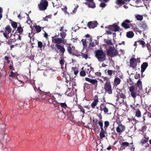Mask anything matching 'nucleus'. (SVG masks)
Masks as SVG:
<instances>
[{"label": "nucleus", "instance_id": "33", "mask_svg": "<svg viewBox=\"0 0 151 151\" xmlns=\"http://www.w3.org/2000/svg\"><path fill=\"white\" fill-rule=\"evenodd\" d=\"M133 30L135 32L136 34H137V33H138L139 34L141 35L142 33V31L137 27L134 28Z\"/></svg>", "mask_w": 151, "mask_h": 151}, {"label": "nucleus", "instance_id": "30", "mask_svg": "<svg viewBox=\"0 0 151 151\" xmlns=\"http://www.w3.org/2000/svg\"><path fill=\"white\" fill-rule=\"evenodd\" d=\"M129 143L127 142H123L121 144V147L122 149H124L125 147L129 145Z\"/></svg>", "mask_w": 151, "mask_h": 151}, {"label": "nucleus", "instance_id": "43", "mask_svg": "<svg viewBox=\"0 0 151 151\" xmlns=\"http://www.w3.org/2000/svg\"><path fill=\"white\" fill-rule=\"evenodd\" d=\"M137 42H138L140 45H142V47H145V42L143 40H139L137 41Z\"/></svg>", "mask_w": 151, "mask_h": 151}, {"label": "nucleus", "instance_id": "55", "mask_svg": "<svg viewBox=\"0 0 151 151\" xmlns=\"http://www.w3.org/2000/svg\"><path fill=\"white\" fill-rule=\"evenodd\" d=\"M98 124L100 126V128H101V127H103V123L102 121L101 120L99 121L98 122Z\"/></svg>", "mask_w": 151, "mask_h": 151}, {"label": "nucleus", "instance_id": "14", "mask_svg": "<svg viewBox=\"0 0 151 151\" xmlns=\"http://www.w3.org/2000/svg\"><path fill=\"white\" fill-rule=\"evenodd\" d=\"M125 130V126L122 124L118 125L116 128V131L118 133H121L124 132Z\"/></svg>", "mask_w": 151, "mask_h": 151}, {"label": "nucleus", "instance_id": "26", "mask_svg": "<svg viewBox=\"0 0 151 151\" xmlns=\"http://www.w3.org/2000/svg\"><path fill=\"white\" fill-rule=\"evenodd\" d=\"M10 21L11 26L14 29L18 27L17 24L16 22H14L11 19L10 20Z\"/></svg>", "mask_w": 151, "mask_h": 151}, {"label": "nucleus", "instance_id": "13", "mask_svg": "<svg viewBox=\"0 0 151 151\" xmlns=\"http://www.w3.org/2000/svg\"><path fill=\"white\" fill-rule=\"evenodd\" d=\"M99 102L98 96L96 95L94 97L93 101L91 104V106L92 108L94 109Z\"/></svg>", "mask_w": 151, "mask_h": 151}, {"label": "nucleus", "instance_id": "20", "mask_svg": "<svg viewBox=\"0 0 151 151\" xmlns=\"http://www.w3.org/2000/svg\"><path fill=\"white\" fill-rule=\"evenodd\" d=\"M135 85L137 88L138 91H139V90H141L142 88V83L140 79H139L137 83L135 84Z\"/></svg>", "mask_w": 151, "mask_h": 151}, {"label": "nucleus", "instance_id": "9", "mask_svg": "<svg viewBox=\"0 0 151 151\" xmlns=\"http://www.w3.org/2000/svg\"><path fill=\"white\" fill-rule=\"evenodd\" d=\"M86 81L91 83L94 85V89H96L98 85V81L96 79H91L88 77H86L85 78Z\"/></svg>", "mask_w": 151, "mask_h": 151}, {"label": "nucleus", "instance_id": "49", "mask_svg": "<svg viewBox=\"0 0 151 151\" xmlns=\"http://www.w3.org/2000/svg\"><path fill=\"white\" fill-rule=\"evenodd\" d=\"M52 15H49L48 16H46V17L43 18V20L45 21H47L48 18H51Z\"/></svg>", "mask_w": 151, "mask_h": 151}, {"label": "nucleus", "instance_id": "36", "mask_svg": "<svg viewBox=\"0 0 151 151\" xmlns=\"http://www.w3.org/2000/svg\"><path fill=\"white\" fill-rule=\"evenodd\" d=\"M125 2L124 0H117L116 3L118 5H122L125 4Z\"/></svg>", "mask_w": 151, "mask_h": 151}, {"label": "nucleus", "instance_id": "61", "mask_svg": "<svg viewBox=\"0 0 151 151\" xmlns=\"http://www.w3.org/2000/svg\"><path fill=\"white\" fill-rule=\"evenodd\" d=\"M94 46V44L93 42H91L89 43V47H93Z\"/></svg>", "mask_w": 151, "mask_h": 151}, {"label": "nucleus", "instance_id": "2", "mask_svg": "<svg viewBox=\"0 0 151 151\" xmlns=\"http://www.w3.org/2000/svg\"><path fill=\"white\" fill-rule=\"evenodd\" d=\"M95 57L99 61L101 62L106 60V53L103 51L100 50H97L95 51Z\"/></svg>", "mask_w": 151, "mask_h": 151}, {"label": "nucleus", "instance_id": "34", "mask_svg": "<svg viewBox=\"0 0 151 151\" xmlns=\"http://www.w3.org/2000/svg\"><path fill=\"white\" fill-rule=\"evenodd\" d=\"M115 72V71L110 70H108L107 71L108 75L110 76H112L113 74H114Z\"/></svg>", "mask_w": 151, "mask_h": 151}, {"label": "nucleus", "instance_id": "27", "mask_svg": "<svg viewBox=\"0 0 151 151\" xmlns=\"http://www.w3.org/2000/svg\"><path fill=\"white\" fill-rule=\"evenodd\" d=\"M33 27L35 28L37 33L40 32L42 30V27L39 25L35 24Z\"/></svg>", "mask_w": 151, "mask_h": 151}, {"label": "nucleus", "instance_id": "22", "mask_svg": "<svg viewBox=\"0 0 151 151\" xmlns=\"http://www.w3.org/2000/svg\"><path fill=\"white\" fill-rule=\"evenodd\" d=\"M149 139V137L147 136L146 135H145L144 136V138L141 140L140 141V143L142 145H143L147 143L148 142Z\"/></svg>", "mask_w": 151, "mask_h": 151}, {"label": "nucleus", "instance_id": "40", "mask_svg": "<svg viewBox=\"0 0 151 151\" xmlns=\"http://www.w3.org/2000/svg\"><path fill=\"white\" fill-rule=\"evenodd\" d=\"M60 34V37H61V39H64V38H65L66 35V33L63 31L62 32H61Z\"/></svg>", "mask_w": 151, "mask_h": 151}, {"label": "nucleus", "instance_id": "7", "mask_svg": "<svg viewBox=\"0 0 151 151\" xmlns=\"http://www.w3.org/2000/svg\"><path fill=\"white\" fill-rule=\"evenodd\" d=\"M46 95L45 99L47 101L50 103H52L55 100V98L53 95L50 94L49 92H46Z\"/></svg>", "mask_w": 151, "mask_h": 151}, {"label": "nucleus", "instance_id": "28", "mask_svg": "<svg viewBox=\"0 0 151 151\" xmlns=\"http://www.w3.org/2000/svg\"><path fill=\"white\" fill-rule=\"evenodd\" d=\"M67 50L68 53L69 54L76 55L74 53L73 50H72V49L70 46H69L67 47Z\"/></svg>", "mask_w": 151, "mask_h": 151}, {"label": "nucleus", "instance_id": "32", "mask_svg": "<svg viewBox=\"0 0 151 151\" xmlns=\"http://www.w3.org/2000/svg\"><path fill=\"white\" fill-rule=\"evenodd\" d=\"M146 46L150 53V57L151 58V46L149 43H147L146 44Z\"/></svg>", "mask_w": 151, "mask_h": 151}, {"label": "nucleus", "instance_id": "15", "mask_svg": "<svg viewBox=\"0 0 151 151\" xmlns=\"http://www.w3.org/2000/svg\"><path fill=\"white\" fill-rule=\"evenodd\" d=\"M106 104L105 103L101 104L100 105V109L101 111H103L105 114L109 112V109Z\"/></svg>", "mask_w": 151, "mask_h": 151}, {"label": "nucleus", "instance_id": "11", "mask_svg": "<svg viewBox=\"0 0 151 151\" xmlns=\"http://www.w3.org/2000/svg\"><path fill=\"white\" fill-rule=\"evenodd\" d=\"M132 22V21H130L129 19H126L122 23L121 26L125 29H127L130 28V26L129 24Z\"/></svg>", "mask_w": 151, "mask_h": 151}, {"label": "nucleus", "instance_id": "46", "mask_svg": "<svg viewBox=\"0 0 151 151\" xmlns=\"http://www.w3.org/2000/svg\"><path fill=\"white\" fill-rule=\"evenodd\" d=\"M18 32L17 31H16L14 33L13 35L14 36H16V35L18 36V39L19 40H21V37L20 36V34H17Z\"/></svg>", "mask_w": 151, "mask_h": 151}, {"label": "nucleus", "instance_id": "53", "mask_svg": "<svg viewBox=\"0 0 151 151\" xmlns=\"http://www.w3.org/2000/svg\"><path fill=\"white\" fill-rule=\"evenodd\" d=\"M140 74L139 73H136L135 75H134V78L136 79H138L139 78H140Z\"/></svg>", "mask_w": 151, "mask_h": 151}, {"label": "nucleus", "instance_id": "8", "mask_svg": "<svg viewBox=\"0 0 151 151\" xmlns=\"http://www.w3.org/2000/svg\"><path fill=\"white\" fill-rule=\"evenodd\" d=\"M116 101L120 103H123L124 102V99L126 98V97L125 93H123L122 92L119 93L117 96Z\"/></svg>", "mask_w": 151, "mask_h": 151}, {"label": "nucleus", "instance_id": "4", "mask_svg": "<svg viewBox=\"0 0 151 151\" xmlns=\"http://www.w3.org/2000/svg\"><path fill=\"white\" fill-rule=\"evenodd\" d=\"M4 31L1 30L0 32L3 33V36L6 39L10 38L9 35L11 33L12 29L9 25H7L5 27Z\"/></svg>", "mask_w": 151, "mask_h": 151}, {"label": "nucleus", "instance_id": "47", "mask_svg": "<svg viewBox=\"0 0 151 151\" xmlns=\"http://www.w3.org/2000/svg\"><path fill=\"white\" fill-rule=\"evenodd\" d=\"M43 46L42 43L41 41L38 42V47L40 49H41Z\"/></svg>", "mask_w": 151, "mask_h": 151}, {"label": "nucleus", "instance_id": "19", "mask_svg": "<svg viewBox=\"0 0 151 151\" xmlns=\"http://www.w3.org/2000/svg\"><path fill=\"white\" fill-rule=\"evenodd\" d=\"M148 66V64L147 62H144L142 63L141 66V74H142L145 71Z\"/></svg>", "mask_w": 151, "mask_h": 151}, {"label": "nucleus", "instance_id": "63", "mask_svg": "<svg viewBox=\"0 0 151 151\" xmlns=\"http://www.w3.org/2000/svg\"><path fill=\"white\" fill-rule=\"evenodd\" d=\"M101 129V133H105V130L104 129L103 127H101V128H100Z\"/></svg>", "mask_w": 151, "mask_h": 151}, {"label": "nucleus", "instance_id": "54", "mask_svg": "<svg viewBox=\"0 0 151 151\" xmlns=\"http://www.w3.org/2000/svg\"><path fill=\"white\" fill-rule=\"evenodd\" d=\"M147 128V127L145 125L143 126L142 128L141 131L142 132H143L144 131H145Z\"/></svg>", "mask_w": 151, "mask_h": 151}, {"label": "nucleus", "instance_id": "51", "mask_svg": "<svg viewBox=\"0 0 151 151\" xmlns=\"http://www.w3.org/2000/svg\"><path fill=\"white\" fill-rule=\"evenodd\" d=\"M114 24L112 25H109L108 27V28L112 31H114Z\"/></svg>", "mask_w": 151, "mask_h": 151}, {"label": "nucleus", "instance_id": "39", "mask_svg": "<svg viewBox=\"0 0 151 151\" xmlns=\"http://www.w3.org/2000/svg\"><path fill=\"white\" fill-rule=\"evenodd\" d=\"M104 41L108 45H113L111 40H107L105 39Z\"/></svg>", "mask_w": 151, "mask_h": 151}, {"label": "nucleus", "instance_id": "41", "mask_svg": "<svg viewBox=\"0 0 151 151\" xmlns=\"http://www.w3.org/2000/svg\"><path fill=\"white\" fill-rule=\"evenodd\" d=\"M135 17L138 20L141 21L143 19V16L140 15H137L135 16Z\"/></svg>", "mask_w": 151, "mask_h": 151}, {"label": "nucleus", "instance_id": "17", "mask_svg": "<svg viewBox=\"0 0 151 151\" xmlns=\"http://www.w3.org/2000/svg\"><path fill=\"white\" fill-rule=\"evenodd\" d=\"M55 46L57 48V49L62 53V55H63L65 51V49L64 46L58 44H55Z\"/></svg>", "mask_w": 151, "mask_h": 151}, {"label": "nucleus", "instance_id": "44", "mask_svg": "<svg viewBox=\"0 0 151 151\" xmlns=\"http://www.w3.org/2000/svg\"><path fill=\"white\" fill-rule=\"evenodd\" d=\"M60 63V64L61 66H62L64 63V60L63 58L61 57L60 59L59 60Z\"/></svg>", "mask_w": 151, "mask_h": 151}, {"label": "nucleus", "instance_id": "35", "mask_svg": "<svg viewBox=\"0 0 151 151\" xmlns=\"http://www.w3.org/2000/svg\"><path fill=\"white\" fill-rule=\"evenodd\" d=\"M114 31L116 32L119 31L120 29L119 26H117L115 24H114Z\"/></svg>", "mask_w": 151, "mask_h": 151}, {"label": "nucleus", "instance_id": "25", "mask_svg": "<svg viewBox=\"0 0 151 151\" xmlns=\"http://www.w3.org/2000/svg\"><path fill=\"white\" fill-rule=\"evenodd\" d=\"M121 82L120 79L118 77H116L114 79V84L115 86H117Z\"/></svg>", "mask_w": 151, "mask_h": 151}, {"label": "nucleus", "instance_id": "60", "mask_svg": "<svg viewBox=\"0 0 151 151\" xmlns=\"http://www.w3.org/2000/svg\"><path fill=\"white\" fill-rule=\"evenodd\" d=\"M67 9V8L66 6L64 7L63 8H62V11H63L65 12H66V13H67L66 12Z\"/></svg>", "mask_w": 151, "mask_h": 151}, {"label": "nucleus", "instance_id": "59", "mask_svg": "<svg viewBox=\"0 0 151 151\" xmlns=\"http://www.w3.org/2000/svg\"><path fill=\"white\" fill-rule=\"evenodd\" d=\"M77 7H75L74 8V9L72 11V12L71 13V14H74L75 13L77 10Z\"/></svg>", "mask_w": 151, "mask_h": 151}, {"label": "nucleus", "instance_id": "45", "mask_svg": "<svg viewBox=\"0 0 151 151\" xmlns=\"http://www.w3.org/2000/svg\"><path fill=\"white\" fill-rule=\"evenodd\" d=\"M93 71H94L93 68L91 67V68L90 70L89 71L88 73V71H86V73H87V74H88V76L89 77H90V76H91V73H90L92 71V72L93 73Z\"/></svg>", "mask_w": 151, "mask_h": 151}, {"label": "nucleus", "instance_id": "21", "mask_svg": "<svg viewBox=\"0 0 151 151\" xmlns=\"http://www.w3.org/2000/svg\"><path fill=\"white\" fill-rule=\"evenodd\" d=\"M81 56L83 58L86 59L88 57V52L86 50L85 51L84 50H82L81 52Z\"/></svg>", "mask_w": 151, "mask_h": 151}, {"label": "nucleus", "instance_id": "58", "mask_svg": "<svg viewBox=\"0 0 151 151\" xmlns=\"http://www.w3.org/2000/svg\"><path fill=\"white\" fill-rule=\"evenodd\" d=\"M106 6L105 3H101L100 4V6L101 7L103 8L105 7Z\"/></svg>", "mask_w": 151, "mask_h": 151}, {"label": "nucleus", "instance_id": "5", "mask_svg": "<svg viewBox=\"0 0 151 151\" xmlns=\"http://www.w3.org/2000/svg\"><path fill=\"white\" fill-rule=\"evenodd\" d=\"M118 53V50L115 48L110 46L107 51V54L111 57L116 55Z\"/></svg>", "mask_w": 151, "mask_h": 151}, {"label": "nucleus", "instance_id": "10", "mask_svg": "<svg viewBox=\"0 0 151 151\" xmlns=\"http://www.w3.org/2000/svg\"><path fill=\"white\" fill-rule=\"evenodd\" d=\"M137 65V63L136 59L134 58H132L129 60V66L133 69L136 68Z\"/></svg>", "mask_w": 151, "mask_h": 151}, {"label": "nucleus", "instance_id": "23", "mask_svg": "<svg viewBox=\"0 0 151 151\" xmlns=\"http://www.w3.org/2000/svg\"><path fill=\"white\" fill-rule=\"evenodd\" d=\"M139 27L141 29H144L146 28L147 26V24L145 22H141L138 25Z\"/></svg>", "mask_w": 151, "mask_h": 151}, {"label": "nucleus", "instance_id": "1", "mask_svg": "<svg viewBox=\"0 0 151 151\" xmlns=\"http://www.w3.org/2000/svg\"><path fill=\"white\" fill-rule=\"evenodd\" d=\"M102 78L104 81L101 80V81L103 82L104 81H106L104 85V89L105 90V93H108L109 94H111L112 93L111 86L109 78L107 77L102 76Z\"/></svg>", "mask_w": 151, "mask_h": 151}, {"label": "nucleus", "instance_id": "29", "mask_svg": "<svg viewBox=\"0 0 151 151\" xmlns=\"http://www.w3.org/2000/svg\"><path fill=\"white\" fill-rule=\"evenodd\" d=\"M134 35V33L132 31H129L127 32V37L129 38L133 37Z\"/></svg>", "mask_w": 151, "mask_h": 151}, {"label": "nucleus", "instance_id": "6", "mask_svg": "<svg viewBox=\"0 0 151 151\" xmlns=\"http://www.w3.org/2000/svg\"><path fill=\"white\" fill-rule=\"evenodd\" d=\"M129 91L131 92V96L135 99L137 96L139 95V91H138L137 88H136L135 89L133 86H132L129 87Z\"/></svg>", "mask_w": 151, "mask_h": 151}, {"label": "nucleus", "instance_id": "31", "mask_svg": "<svg viewBox=\"0 0 151 151\" xmlns=\"http://www.w3.org/2000/svg\"><path fill=\"white\" fill-rule=\"evenodd\" d=\"M17 31V32H18L19 34H21L22 33L23 31V29L22 27H21V25H19V27H18Z\"/></svg>", "mask_w": 151, "mask_h": 151}, {"label": "nucleus", "instance_id": "18", "mask_svg": "<svg viewBox=\"0 0 151 151\" xmlns=\"http://www.w3.org/2000/svg\"><path fill=\"white\" fill-rule=\"evenodd\" d=\"M88 2L85 3L86 4L88 5L89 7L91 8H94L96 7V4L94 3L93 0H86Z\"/></svg>", "mask_w": 151, "mask_h": 151}, {"label": "nucleus", "instance_id": "57", "mask_svg": "<svg viewBox=\"0 0 151 151\" xmlns=\"http://www.w3.org/2000/svg\"><path fill=\"white\" fill-rule=\"evenodd\" d=\"M15 76V74L12 71L10 73V74H9V76L10 77H11L12 78L14 77Z\"/></svg>", "mask_w": 151, "mask_h": 151}, {"label": "nucleus", "instance_id": "56", "mask_svg": "<svg viewBox=\"0 0 151 151\" xmlns=\"http://www.w3.org/2000/svg\"><path fill=\"white\" fill-rule=\"evenodd\" d=\"M79 109L81 110V111L83 114L85 113V109H83L82 107L81 106L80 107H79Z\"/></svg>", "mask_w": 151, "mask_h": 151}, {"label": "nucleus", "instance_id": "48", "mask_svg": "<svg viewBox=\"0 0 151 151\" xmlns=\"http://www.w3.org/2000/svg\"><path fill=\"white\" fill-rule=\"evenodd\" d=\"M80 74L81 76L84 77L86 75V73L84 70H81L80 73Z\"/></svg>", "mask_w": 151, "mask_h": 151}, {"label": "nucleus", "instance_id": "50", "mask_svg": "<svg viewBox=\"0 0 151 151\" xmlns=\"http://www.w3.org/2000/svg\"><path fill=\"white\" fill-rule=\"evenodd\" d=\"M81 41L82 42V43L84 46L86 47L87 46V42L86 39H82Z\"/></svg>", "mask_w": 151, "mask_h": 151}, {"label": "nucleus", "instance_id": "38", "mask_svg": "<svg viewBox=\"0 0 151 151\" xmlns=\"http://www.w3.org/2000/svg\"><path fill=\"white\" fill-rule=\"evenodd\" d=\"M135 116L137 117H141V112L139 110H137L135 112Z\"/></svg>", "mask_w": 151, "mask_h": 151}, {"label": "nucleus", "instance_id": "3", "mask_svg": "<svg viewBox=\"0 0 151 151\" xmlns=\"http://www.w3.org/2000/svg\"><path fill=\"white\" fill-rule=\"evenodd\" d=\"M48 3L47 0H41L40 4L38 5L39 9L41 11H44L47 9Z\"/></svg>", "mask_w": 151, "mask_h": 151}, {"label": "nucleus", "instance_id": "12", "mask_svg": "<svg viewBox=\"0 0 151 151\" xmlns=\"http://www.w3.org/2000/svg\"><path fill=\"white\" fill-rule=\"evenodd\" d=\"M46 96V93L45 94L40 93L39 94H38L37 96H36L35 97H34V98H33V99H35L36 101H41V99H45Z\"/></svg>", "mask_w": 151, "mask_h": 151}, {"label": "nucleus", "instance_id": "42", "mask_svg": "<svg viewBox=\"0 0 151 151\" xmlns=\"http://www.w3.org/2000/svg\"><path fill=\"white\" fill-rule=\"evenodd\" d=\"M61 107L63 108L66 109L68 108V106L65 103H61L59 104Z\"/></svg>", "mask_w": 151, "mask_h": 151}, {"label": "nucleus", "instance_id": "37", "mask_svg": "<svg viewBox=\"0 0 151 151\" xmlns=\"http://www.w3.org/2000/svg\"><path fill=\"white\" fill-rule=\"evenodd\" d=\"M104 129L106 130L107 128L109 126V122L108 121H105L104 122Z\"/></svg>", "mask_w": 151, "mask_h": 151}, {"label": "nucleus", "instance_id": "52", "mask_svg": "<svg viewBox=\"0 0 151 151\" xmlns=\"http://www.w3.org/2000/svg\"><path fill=\"white\" fill-rule=\"evenodd\" d=\"M104 133H101L100 132L99 135L100 137V138L101 139H103V138L104 137H105V135Z\"/></svg>", "mask_w": 151, "mask_h": 151}, {"label": "nucleus", "instance_id": "62", "mask_svg": "<svg viewBox=\"0 0 151 151\" xmlns=\"http://www.w3.org/2000/svg\"><path fill=\"white\" fill-rule=\"evenodd\" d=\"M27 23L29 24L30 25L31 24H32V21L30 19V20H29V19H28V20L27 22Z\"/></svg>", "mask_w": 151, "mask_h": 151}, {"label": "nucleus", "instance_id": "24", "mask_svg": "<svg viewBox=\"0 0 151 151\" xmlns=\"http://www.w3.org/2000/svg\"><path fill=\"white\" fill-rule=\"evenodd\" d=\"M53 40L54 41L55 43L58 45L61 44L63 41L62 39L59 38L54 39Z\"/></svg>", "mask_w": 151, "mask_h": 151}, {"label": "nucleus", "instance_id": "64", "mask_svg": "<svg viewBox=\"0 0 151 151\" xmlns=\"http://www.w3.org/2000/svg\"><path fill=\"white\" fill-rule=\"evenodd\" d=\"M101 148H97L96 150L97 151H102L103 150V148L101 147Z\"/></svg>", "mask_w": 151, "mask_h": 151}, {"label": "nucleus", "instance_id": "16", "mask_svg": "<svg viewBox=\"0 0 151 151\" xmlns=\"http://www.w3.org/2000/svg\"><path fill=\"white\" fill-rule=\"evenodd\" d=\"M98 24L97 21H91L88 22L87 26L89 28H94L97 27Z\"/></svg>", "mask_w": 151, "mask_h": 151}]
</instances>
